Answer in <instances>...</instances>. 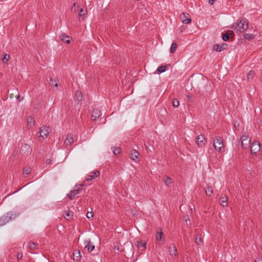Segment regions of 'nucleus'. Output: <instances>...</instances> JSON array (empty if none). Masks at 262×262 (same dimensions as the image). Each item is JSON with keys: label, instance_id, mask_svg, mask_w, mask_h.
<instances>
[{"label": "nucleus", "instance_id": "nucleus-1", "mask_svg": "<svg viewBox=\"0 0 262 262\" xmlns=\"http://www.w3.org/2000/svg\"><path fill=\"white\" fill-rule=\"evenodd\" d=\"M248 23L246 18H243L237 20V23L235 25H233L231 28L239 32H244L248 28Z\"/></svg>", "mask_w": 262, "mask_h": 262}, {"label": "nucleus", "instance_id": "nucleus-2", "mask_svg": "<svg viewBox=\"0 0 262 262\" xmlns=\"http://www.w3.org/2000/svg\"><path fill=\"white\" fill-rule=\"evenodd\" d=\"M214 147L215 150L218 152H222L224 150V146L221 137L217 136L213 140Z\"/></svg>", "mask_w": 262, "mask_h": 262}, {"label": "nucleus", "instance_id": "nucleus-3", "mask_svg": "<svg viewBox=\"0 0 262 262\" xmlns=\"http://www.w3.org/2000/svg\"><path fill=\"white\" fill-rule=\"evenodd\" d=\"M82 186H83V184H80L78 185H76L75 189L73 190H71L69 193H68L67 195L68 197L71 199L72 200L75 195L78 194L82 190Z\"/></svg>", "mask_w": 262, "mask_h": 262}, {"label": "nucleus", "instance_id": "nucleus-4", "mask_svg": "<svg viewBox=\"0 0 262 262\" xmlns=\"http://www.w3.org/2000/svg\"><path fill=\"white\" fill-rule=\"evenodd\" d=\"M31 151L32 148L29 144L25 143L22 145L20 150V153L23 156L30 155L31 153Z\"/></svg>", "mask_w": 262, "mask_h": 262}, {"label": "nucleus", "instance_id": "nucleus-5", "mask_svg": "<svg viewBox=\"0 0 262 262\" xmlns=\"http://www.w3.org/2000/svg\"><path fill=\"white\" fill-rule=\"evenodd\" d=\"M260 149V145L259 142L255 141L253 142L251 145L250 146L251 152L253 154H256Z\"/></svg>", "mask_w": 262, "mask_h": 262}, {"label": "nucleus", "instance_id": "nucleus-6", "mask_svg": "<svg viewBox=\"0 0 262 262\" xmlns=\"http://www.w3.org/2000/svg\"><path fill=\"white\" fill-rule=\"evenodd\" d=\"M242 146L244 148H247L250 146L251 139L246 135H243L241 138Z\"/></svg>", "mask_w": 262, "mask_h": 262}, {"label": "nucleus", "instance_id": "nucleus-7", "mask_svg": "<svg viewBox=\"0 0 262 262\" xmlns=\"http://www.w3.org/2000/svg\"><path fill=\"white\" fill-rule=\"evenodd\" d=\"M49 127L46 126L40 127L39 132L40 134L39 137H41L42 140L47 138L49 134Z\"/></svg>", "mask_w": 262, "mask_h": 262}, {"label": "nucleus", "instance_id": "nucleus-8", "mask_svg": "<svg viewBox=\"0 0 262 262\" xmlns=\"http://www.w3.org/2000/svg\"><path fill=\"white\" fill-rule=\"evenodd\" d=\"M180 17L182 20V22L185 24H189L191 21L189 14L187 13L183 12L181 14Z\"/></svg>", "mask_w": 262, "mask_h": 262}, {"label": "nucleus", "instance_id": "nucleus-9", "mask_svg": "<svg viewBox=\"0 0 262 262\" xmlns=\"http://www.w3.org/2000/svg\"><path fill=\"white\" fill-rule=\"evenodd\" d=\"M19 213L15 211H11L7 212L5 214L8 217L9 222L12 220L15 219L19 215Z\"/></svg>", "mask_w": 262, "mask_h": 262}, {"label": "nucleus", "instance_id": "nucleus-10", "mask_svg": "<svg viewBox=\"0 0 262 262\" xmlns=\"http://www.w3.org/2000/svg\"><path fill=\"white\" fill-rule=\"evenodd\" d=\"M100 175L99 171L95 170L93 171L91 174H88L85 177V180L91 181L95 179Z\"/></svg>", "mask_w": 262, "mask_h": 262}, {"label": "nucleus", "instance_id": "nucleus-11", "mask_svg": "<svg viewBox=\"0 0 262 262\" xmlns=\"http://www.w3.org/2000/svg\"><path fill=\"white\" fill-rule=\"evenodd\" d=\"M170 255L172 257H177L178 255V251L176 246L172 244L168 247Z\"/></svg>", "mask_w": 262, "mask_h": 262}, {"label": "nucleus", "instance_id": "nucleus-12", "mask_svg": "<svg viewBox=\"0 0 262 262\" xmlns=\"http://www.w3.org/2000/svg\"><path fill=\"white\" fill-rule=\"evenodd\" d=\"M101 116V113L98 109H94L92 113V119L93 121H96Z\"/></svg>", "mask_w": 262, "mask_h": 262}, {"label": "nucleus", "instance_id": "nucleus-13", "mask_svg": "<svg viewBox=\"0 0 262 262\" xmlns=\"http://www.w3.org/2000/svg\"><path fill=\"white\" fill-rule=\"evenodd\" d=\"M227 47V44L223 43L222 45H214L213 50L216 52H221L225 50Z\"/></svg>", "mask_w": 262, "mask_h": 262}, {"label": "nucleus", "instance_id": "nucleus-14", "mask_svg": "<svg viewBox=\"0 0 262 262\" xmlns=\"http://www.w3.org/2000/svg\"><path fill=\"white\" fill-rule=\"evenodd\" d=\"M84 249L87 250L89 252L92 251L95 249V246L91 242L90 240L84 242Z\"/></svg>", "mask_w": 262, "mask_h": 262}, {"label": "nucleus", "instance_id": "nucleus-15", "mask_svg": "<svg viewBox=\"0 0 262 262\" xmlns=\"http://www.w3.org/2000/svg\"><path fill=\"white\" fill-rule=\"evenodd\" d=\"M73 136L71 134L68 135L64 141V144L66 146H69L73 142Z\"/></svg>", "mask_w": 262, "mask_h": 262}, {"label": "nucleus", "instance_id": "nucleus-16", "mask_svg": "<svg viewBox=\"0 0 262 262\" xmlns=\"http://www.w3.org/2000/svg\"><path fill=\"white\" fill-rule=\"evenodd\" d=\"M75 99L76 101H78V103L81 102L83 100V96L80 91H77L76 92Z\"/></svg>", "mask_w": 262, "mask_h": 262}, {"label": "nucleus", "instance_id": "nucleus-17", "mask_svg": "<svg viewBox=\"0 0 262 262\" xmlns=\"http://www.w3.org/2000/svg\"><path fill=\"white\" fill-rule=\"evenodd\" d=\"M9 222L8 217L5 214L0 217V227H2Z\"/></svg>", "mask_w": 262, "mask_h": 262}, {"label": "nucleus", "instance_id": "nucleus-18", "mask_svg": "<svg viewBox=\"0 0 262 262\" xmlns=\"http://www.w3.org/2000/svg\"><path fill=\"white\" fill-rule=\"evenodd\" d=\"M230 35H234V32L232 31H229L222 35V39L224 41H227L229 40Z\"/></svg>", "mask_w": 262, "mask_h": 262}, {"label": "nucleus", "instance_id": "nucleus-19", "mask_svg": "<svg viewBox=\"0 0 262 262\" xmlns=\"http://www.w3.org/2000/svg\"><path fill=\"white\" fill-rule=\"evenodd\" d=\"M59 37L62 41L66 42L67 43H69L70 42V37L64 33L61 34L59 36Z\"/></svg>", "mask_w": 262, "mask_h": 262}, {"label": "nucleus", "instance_id": "nucleus-20", "mask_svg": "<svg viewBox=\"0 0 262 262\" xmlns=\"http://www.w3.org/2000/svg\"><path fill=\"white\" fill-rule=\"evenodd\" d=\"M256 36V34L252 33H246L244 35V37L245 39L250 41L254 39Z\"/></svg>", "mask_w": 262, "mask_h": 262}, {"label": "nucleus", "instance_id": "nucleus-21", "mask_svg": "<svg viewBox=\"0 0 262 262\" xmlns=\"http://www.w3.org/2000/svg\"><path fill=\"white\" fill-rule=\"evenodd\" d=\"M205 139L204 136L203 135H200L196 137V141L198 144L201 146L204 145L203 140Z\"/></svg>", "mask_w": 262, "mask_h": 262}, {"label": "nucleus", "instance_id": "nucleus-22", "mask_svg": "<svg viewBox=\"0 0 262 262\" xmlns=\"http://www.w3.org/2000/svg\"><path fill=\"white\" fill-rule=\"evenodd\" d=\"M139 153L138 151L135 149H133L131 151L130 158L133 160H135L138 158Z\"/></svg>", "mask_w": 262, "mask_h": 262}, {"label": "nucleus", "instance_id": "nucleus-23", "mask_svg": "<svg viewBox=\"0 0 262 262\" xmlns=\"http://www.w3.org/2000/svg\"><path fill=\"white\" fill-rule=\"evenodd\" d=\"M136 244V246L138 247V248L139 249H141V251H144L145 249L146 248V243L141 242V241H138L137 242Z\"/></svg>", "mask_w": 262, "mask_h": 262}, {"label": "nucleus", "instance_id": "nucleus-24", "mask_svg": "<svg viewBox=\"0 0 262 262\" xmlns=\"http://www.w3.org/2000/svg\"><path fill=\"white\" fill-rule=\"evenodd\" d=\"M28 126L30 127H32L35 125V120L34 118L29 116L27 119Z\"/></svg>", "mask_w": 262, "mask_h": 262}, {"label": "nucleus", "instance_id": "nucleus-25", "mask_svg": "<svg viewBox=\"0 0 262 262\" xmlns=\"http://www.w3.org/2000/svg\"><path fill=\"white\" fill-rule=\"evenodd\" d=\"M220 200H221V205L223 206V207H226V206H227V198L226 195H224V196H222L221 198H220Z\"/></svg>", "mask_w": 262, "mask_h": 262}, {"label": "nucleus", "instance_id": "nucleus-26", "mask_svg": "<svg viewBox=\"0 0 262 262\" xmlns=\"http://www.w3.org/2000/svg\"><path fill=\"white\" fill-rule=\"evenodd\" d=\"M163 181H164V183L167 186H170V184L172 183V180L171 178H170L168 177L165 176L163 178Z\"/></svg>", "mask_w": 262, "mask_h": 262}, {"label": "nucleus", "instance_id": "nucleus-27", "mask_svg": "<svg viewBox=\"0 0 262 262\" xmlns=\"http://www.w3.org/2000/svg\"><path fill=\"white\" fill-rule=\"evenodd\" d=\"M177 47L178 46L176 42H172L170 49V53H174L177 49Z\"/></svg>", "mask_w": 262, "mask_h": 262}, {"label": "nucleus", "instance_id": "nucleus-28", "mask_svg": "<svg viewBox=\"0 0 262 262\" xmlns=\"http://www.w3.org/2000/svg\"><path fill=\"white\" fill-rule=\"evenodd\" d=\"M73 256L74 257V259L75 258H76V260H78L80 259V258H79L80 257H81L80 256V252L79 250H75L73 252Z\"/></svg>", "mask_w": 262, "mask_h": 262}, {"label": "nucleus", "instance_id": "nucleus-29", "mask_svg": "<svg viewBox=\"0 0 262 262\" xmlns=\"http://www.w3.org/2000/svg\"><path fill=\"white\" fill-rule=\"evenodd\" d=\"M166 68L165 66H161L158 68L157 71L159 74H161L166 71Z\"/></svg>", "mask_w": 262, "mask_h": 262}, {"label": "nucleus", "instance_id": "nucleus-30", "mask_svg": "<svg viewBox=\"0 0 262 262\" xmlns=\"http://www.w3.org/2000/svg\"><path fill=\"white\" fill-rule=\"evenodd\" d=\"M254 75L255 72L251 70L250 71H249V72L248 73L247 75V79L248 80L252 79Z\"/></svg>", "mask_w": 262, "mask_h": 262}, {"label": "nucleus", "instance_id": "nucleus-31", "mask_svg": "<svg viewBox=\"0 0 262 262\" xmlns=\"http://www.w3.org/2000/svg\"><path fill=\"white\" fill-rule=\"evenodd\" d=\"M57 81L58 80L57 79H52L51 78L50 79V84L52 86H55L56 87H57L58 86V82H57Z\"/></svg>", "mask_w": 262, "mask_h": 262}, {"label": "nucleus", "instance_id": "nucleus-32", "mask_svg": "<svg viewBox=\"0 0 262 262\" xmlns=\"http://www.w3.org/2000/svg\"><path fill=\"white\" fill-rule=\"evenodd\" d=\"M205 192L207 195L211 196L213 192L212 187L208 186L205 190Z\"/></svg>", "mask_w": 262, "mask_h": 262}, {"label": "nucleus", "instance_id": "nucleus-33", "mask_svg": "<svg viewBox=\"0 0 262 262\" xmlns=\"http://www.w3.org/2000/svg\"><path fill=\"white\" fill-rule=\"evenodd\" d=\"M163 236H164V235H163V232H162V231L157 232V236H156V239L157 241H161L162 239Z\"/></svg>", "mask_w": 262, "mask_h": 262}, {"label": "nucleus", "instance_id": "nucleus-34", "mask_svg": "<svg viewBox=\"0 0 262 262\" xmlns=\"http://www.w3.org/2000/svg\"><path fill=\"white\" fill-rule=\"evenodd\" d=\"M31 169L30 167H26L24 168L23 174L26 175H29L30 174Z\"/></svg>", "mask_w": 262, "mask_h": 262}, {"label": "nucleus", "instance_id": "nucleus-35", "mask_svg": "<svg viewBox=\"0 0 262 262\" xmlns=\"http://www.w3.org/2000/svg\"><path fill=\"white\" fill-rule=\"evenodd\" d=\"M29 248L32 250H34L36 248V244L32 242H30L28 244Z\"/></svg>", "mask_w": 262, "mask_h": 262}, {"label": "nucleus", "instance_id": "nucleus-36", "mask_svg": "<svg viewBox=\"0 0 262 262\" xmlns=\"http://www.w3.org/2000/svg\"><path fill=\"white\" fill-rule=\"evenodd\" d=\"M10 59V56L7 54H5L2 61L4 63H7Z\"/></svg>", "mask_w": 262, "mask_h": 262}, {"label": "nucleus", "instance_id": "nucleus-37", "mask_svg": "<svg viewBox=\"0 0 262 262\" xmlns=\"http://www.w3.org/2000/svg\"><path fill=\"white\" fill-rule=\"evenodd\" d=\"M179 105V101L178 100V99H173L172 100V105L174 107H178Z\"/></svg>", "mask_w": 262, "mask_h": 262}, {"label": "nucleus", "instance_id": "nucleus-38", "mask_svg": "<svg viewBox=\"0 0 262 262\" xmlns=\"http://www.w3.org/2000/svg\"><path fill=\"white\" fill-rule=\"evenodd\" d=\"M195 242L198 245H201L202 244L203 242L201 237H196L195 238Z\"/></svg>", "mask_w": 262, "mask_h": 262}, {"label": "nucleus", "instance_id": "nucleus-39", "mask_svg": "<svg viewBox=\"0 0 262 262\" xmlns=\"http://www.w3.org/2000/svg\"><path fill=\"white\" fill-rule=\"evenodd\" d=\"M120 152H121V148L119 147H116V148H115L114 150H113V153L115 155L119 154Z\"/></svg>", "mask_w": 262, "mask_h": 262}, {"label": "nucleus", "instance_id": "nucleus-40", "mask_svg": "<svg viewBox=\"0 0 262 262\" xmlns=\"http://www.w3.org/2000/svg\"><path fill=\"white\" fill-rule=\"evenodd\" d=\"M63 216L66 220H69L71 217L70 212L69 211H67Z\"/></svg>", "mask_w": 262, "mask_h": 262}, {"label": "nucleus", "instance_id": "nucleus-41", "mask_svg": "<svg viewBox=\"0 0 262 262\" xmlns=\"http://www.w3.org/2000/svg\"><path fill=\"white\" fill-rule=\"evenodd\" d=\"M93 215L94 213L92 211L88 212L86 214V217L88 219L92 218L93 216Z\"/></svg>", "mask_w": 262, "mask_h": 262}, {"label": "nucleus", "instance_id": "nucleus-42", "mask_svg": "<svg viewBox=\"0 0 262 262\" xmlns=\"http://www.w3.org/2000/svg\"><path fill=\"white\" fill-rule=\"evenodd\" d=\"M71 10L74 12L76 11V3H74L73 5V6L71 8Z\"/></svg>", "mask_w": 262, "mask_h": 262}, {"label": "nucleus", "instance_id": "nucleus-43", "mask_svg": "<svg viewBox=\"0 0 262 262\" xmlns=\"http://www.w3.org/2000/svg\"><path fill=\"white\" fill-rule=\"evenodd\" d=\"M84 15V12H83V10L82 9H81L80 10V11H79V13L78 15H79V16H83Z\"/></svg>", "mask_w": 262, "mask_h": 262}, {"label": "nucleus", "instance_id": "nucleus-44", "mask_svg": "<svg viewBox=\"0 0 262 262\" xmlns=\"http://www.w3.org/2000/svg\"><path fill=\"white\" fill-rule=\"evenodd\" d=\"M23 257V253L21 252L17 253V259L18 260L21 259Z\"/></svg>", "mask_w": 262, "mask_h": 262}, {"label": "nucleus", "instance_id": "nucleus-45", "mask_svg": "<svg viewBox=\"0 0 262 262\" xmlns=\"http://www.w3.org/2000/svg\"><path fill=\"white\" fill-rule=\"evenodd\" d=\"M46 164H50L51 163V160L50 159H48L47 160H46Z\"/></svg>", "mask_w": 262, "mask_h": 262}, {"label": "nucleus", "instance_id": "nucleus-46", "mask_svg": "<svg viewBox=\"0 0 262 262\" xmlns=\"http://www.w3.org/2000/svg\"><path fill=\"white\" fill-rule=\"evenodd\" d=\"M215 2V0H209V4L210 5H212Z\"/></svg>", "mask_w": 262, "mask_h": 262}, {"label": "nucleus", "instance_id": "nucleus-47", "mask_svg": "<svg viewBox=\"0 0 262 262\" xmlns=\"http://www.w3.org/2000/svg\"><path fill=\"white\" fill-rule=\"evenodd\" d=\"M16 99L18 101H20L21 100H22V98L20 99V96L19 95H17L16 96Z\"/></svg>", "mask_w": 262, "mask_h": 262}, {"label": "nucleus", "instance_id": "nucleus-48", "mask_svg": "<svg viewBox=\"0 0 262 262\" xmlns=\"http://www.w3.org/2000/svg\"><path fill=\"white\" fill-rule=\"evenodd\" d=\"M255 262H262V260H260V259H258L255 260Z\"/></svg>", "mask_w": 262, "mask_h": 262}, {"label": "nucleus", "instance_id": "nucleus-49", "mask_svg": "<svg viewBox=\"0 0 262 262\" xmlns=\"http://www.w3.org/2000/svg\"><path fill=\"white\" fill-rule=\"evenodd\" d=\"M146 150H148L149 149V148L148 147H146Z\"/></svg>", "mask_w": 262, "mask_h": 262}, {"label": "nucleus", "instance_id": "nucleus-50", "mask_svg": "<svg viewBox=\"0 0 262 262\" xmlns=\"http://www.w3.org/2000/svg\"><path fill=\"white\" fill-rule=\"evenodd\" d=\"M187 97H188L189 99H190V98H191L189 95H188V96H187Z\"/></svg>", "mask_w": 262, "mask_h": 262}]
</instances>
